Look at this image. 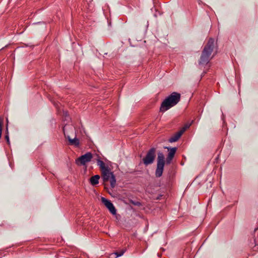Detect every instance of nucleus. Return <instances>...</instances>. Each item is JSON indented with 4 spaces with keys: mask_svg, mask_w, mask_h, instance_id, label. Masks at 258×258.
Wrapping results in <instances>:
<instances>
[{
    "mask_svg": "<svg viewBox=\"0 0 258 258\" xmlns=\"http://www.w3.org/2000/svg\"><path fill=\"white\" fill-rule=\"evenodd\" d=\"M180 93L176 92L172 93L161 103L160 108V111L165 112L176 105L180 100Z\"/></svg>",
    "mask_w": 258,
    "mask_h": 258,
    "instance_id": "f03ea898",
    "label": "nucleus"
},
{
    "mask_svg": "<svg viewBox=\"0 0 258 258\" xmlns=\"http://www.w3.org/2000/svg\"><path fill=\"white\" fill-rule=\"evenodd\" d=\"M156 148H152L147 152L146 155L143 158L142 161L145 165L152 164L156 157Z\"/></svg>",
    "mask_w": 258,
    "mask_h": 258,
    "instance_id": "39448f33",
    "label": "nucleus"
},
{
    "mask_svg": "<svg viewBox=\"0 0 258 258\" xmlns=\"http://www.w3.org/2000/svg\"><path fill=\"white\" fill-rule=\"evenodd\" d=\"M125 251H126V249H122L121 251H120L119 252L116 251V252H115L114 253H111L110 254V256H111L113 254H115L116 255L115 258H116V257H118L119 256H122L124 253Z\"/></svg>",
    "mask_w": 258,
    "mask_h": 258,
    "instance_id": "ddd939ff",
    "label": "nucleus"
},
{
    "mask_svg": "<svg viewBox=\"0 0 258 258\" xmlns=\"http://www.w3.org/2000/svg\"><path fill=\"white\" fill-rule=\"evenodd\" d=\"M188 127V126L183 127L180 131L173 135L169 139L168 141L170 143H173L177 141Z\"/></svg>",
    "mask_w": 258,
    "mask_h": 258,
    "instance_id": "6e6552de",
    "label": "nucleus"
},
{
    "mask_svg": "<svg viewBox=\"0 0 258 258\" xmlns=\"http://www.w3.org/2000/svg\"><path fill=\"white\" fill-rule=\"evenodd\" d=\"M157 155V163L155 171V175L157 177H160L163 174L165 161L164 155L162 152H159Z\"/></svg>",
    "mask_w": 258,
    "mask_h": 258,
    "instance_id": "7ed1b4c3",
    "label": "nucleus"
},
{
    "mask_svg": "<svg viewBox=\"0 0 258 258\" xmlns=\"http://www.w3.org/2000/svg\"><path fill=\"white\" fill-rule=\"evenodd\" d=\"M7 131H8V129H7ZM5 139L6 140L8 144L9 145L10 144V139H9L8 132H7V133L5 135Z\"/></svg>",
    "mask_w": 258,
    "mask_h": 258,
    "instance_id": "4468645a",
    "label": "nucleus"
},
{
    "mask_svg": "<svg viewBox=\"0 0 258 258\" xmlns=\"http://www.w3.org/2000/svg\"><path fill=\"white\" fill-rule=\"evenodd\" d=\"M101 173L103 181L105 182L110 180V186L114 188L116 185V178L113 172L108 168L102 171Z\"/></svg>",
    "mask_w": 258,
    "mask_h": 258,
    "instance_id": "20e7f679",
    "label": "nucleus"
},
{
    "mask_svg": "<svg viewBox=\"0 0 258 258\" xmlns=\"http://www.w3.org/2000/svg\"><path fill=\"white\" fill-rule=\"evenodd\" d=\"M92 158V154L91 152H87L77 158L76 160V163L78 165H85L87 163L91 161Z\"/></svg>",
    "mask_w": 258,
    "mask_h": 258,
    "instance_id": "423d86ee",
    "label": "nucleus"
},
{
    "mask_svg": "<svg viewBox=\"0 0 258 258\" xmlns=\"http://www.w3.org/2000/svg\"><path fill=\"white\" fill-rule=\"evenodd\" d=\"M206 73H207V71H204L201 75V78L203 77Z\"/></svg>",
    "mask_w": 258,
    "mask_h": 258,
    "instance_id": "dca6fc26",
    "label": "nucleus"
},
{
    "mask_svg": "<svg viewBox=\"0 0 258 258\" xmlns=\"http://www.w3.org/2000/svg\"><path fill=\"white\" fill-rule=\"evenodd\" d=\"M133 204L136 206H140L141 205V203L139 202H133Z\"/></svg>",
    "mask_w": 258,
    "mask_h": 258,
    "instance_id": "2eb2a0df",
    "label": "nucleus"
},
{
    "mask_svg": "<svg viewBox=\"0 0 258 258\" xmlns=\"http://www.w3.org/2000/svg\"><path fill=\"white\" fill-rule=\"evenodd\" d=\"M100 176L99 175H95L92 176L90 178V182L92 185H95L99 183V179H100Z\"/></svg>",
    "mask_w": 258,
    "mask_h": 258,
    "instance_id": "9b49d317",
    "label": "nucleus"
},
{
    "mask_svg": "<svg viewBox=\"0 0 258 258\" xmlns=\"http://www.w3.org/2000/svg\"><path fill=\"white\" fill-rule=\"evenodd\" d=\"M97 165L99 166L101 171L108 168V166L105 165V163L100 159L97 160Z\"/></svg>",
    "mask_w": 258,
    "mask_h": 258,
    "instance_id": "f8f14e48",
    "label": "nucleus"
},
{
    "mask_svg": "<svg viewBox=\"0 0 258 258\" xmlns=\"http://www.w3.org/2000/svg\"><path fill=\"white\" fill-rule=\"evenodd\" d=\"M215 48V40L213 38H209L208 42L204 46L199 60V65L201 67L206 66L212 58V52Z\"/></svg>",
    "mask_w": 258,
    "mask_h": 258,
    "instance_id": "f257e3e1",
    "label": "nucleus"
},
{
    "mask_svg": "<svg viewBox=\"0 0 258 258\" xmlns=\"http://www.w3.org/2000/svg\"><path fill=\"white\" fill-rule=\"evenodd\" d=\"M165 149H167L169 153L168 154L167 157L166 159V163L167 164H170L171 161L172 160L173 158H174V156L175 155V154L177 150L176 147H173V148H170V147H165Z\"/></svg>",
    "mask_w": 258,
    "mask_h": 258,
    "instance_id": "1a4fd4ad",
    "label": "nucleus"
},
{
    "mask_svg": "<svg viewBox=\"0 0 258 258\" xmlns=\"http://www.w3.org/2000/svg\"><path fill=\"white\" fill-rule=\"evenodd\" d=\"M101 200L102 203L105 206L112 215H115L116 214V210L114 206L109 200L104 197H102Z\"/></svg>",
    "mask_w": 258,
    "mask_h": 258,
    "instance_id": "0eeeda50",
    "label": "nucleus"
},
{
    "mask_svg": "<svg viewBox=\"0 0 258 258\" xmlns=\"http://www.w3.org/2000/svg\"><path fill=\"white\" fill-rule=\"evenodd\" d=\"M63 133H64V135L66 138L68 140V141L69 142V144L70 145H73L76 147H78L79 146L80 142H79V140L78 139H77L76 138H75L74 139H71V137H70V136H69V135L67 136L65 133L64 128H63Z\"/></svg>",
    "mask_w": 258,
    "mask_h": 258,
    "instance_id": "9d476101",
    "label": "nucleus"
}]
</instances>
